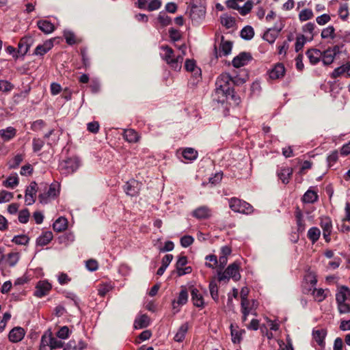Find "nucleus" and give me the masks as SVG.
I'll return each instance as SVG.
<instances>
[{
    "label": "nucleus",
    "instance_id": "1",
    "mask_svg": "<svg viewBox=\"0 0 350 350\" xmlns=\"http://www.w3.org/2000/svg\"><path fill=\"white\" fill-rule=\"evenodd\" d=\"M232 77L228 73H222L217 79L215 82V90L214 99L218 103H224L226 98L230 97L237 101L234 94V90L231 85Z\"/></svg>",
    "mask_w": 350,
    "mask_h": 350
},
{
    "label": "nucleus",
    "instance_id": "2",
    "mask_svg": "<svg viewBox=\"0 0 350 350\" xmlns=\"http://www.w3.org/2000/svg\"><path fill=\"white\" fill-rule=\"evenodd\" d=\"M160 49L163 51L161 55L162 59L171 68L179 71L181 69L183 57L185 55L186 45L183 44L179 47V50L181 51V53L177 55H176L173 49L167 45H163Z\"/></svg>",
    "mask_w": 350,
    "mask_h": 350
},
{
    "label": "nucleus",
    "instance_id": "3",
    "mask_svg": "<svg viewBox=\"0 0 350 350\" xmlns=\"http://www.w3.org/2000/svg\"><path fill=\"white\" fill-rule=\"evenodd\" d=\"M38 199L41 204H46L53 200L59 193V186L53 183L48 187L46 183H41L39 185Z\"/></svg>",
    "mask_w": 350,
    "mask_h": 350
},
{
    "label": "nucleus",
    "instance_id": "4",
    "mask_svg": "<svg viewBox=\"0 0 350 350\" xmlns=\"http://www.w3.org/2000/svg\"><path fill=\"white\" fill-rule=\"evenodd\" d=\"M240 266L237 262L230 264L224 271L217 270L218 280L219 282H228L230 278L237 282L241 278L239 272Z\"/></svg>",
    "mask_w": 350,
    "mask_h": 350
},
{
    "label": "nucleus",
    "instance_id": "5",
    "mask_svg": "<svg viewBox=\"0 0 350 350\" xmlns=\"http://www.w3.org/2000/svg\"><path fill=\"white\" fill-rule=\"evenodd\" d=\"M80 161L78 157L68 158L60 162L59 170L61 174L66 176L74 173L79 168Z\"/></svg>",
    "mask_w": 350,
    "mask_h": 350
},
{
    "label": "nucleus",
    "instance_id": "6",
    "mask_svg": "<svg viewBox=\"0 0 350 350\" xmlns=\"http://www.w3.org/2000/svg\"><path fill=\"white\" fill-rule=\"evenodd\" d=\"M230 208L234 212L243 214H250L253 212V206L245 201L232 198L229 200Z\"/></svg>",
    "mask_w": 350,
    "mask_h": 350
},
{
    "label": "nucleus",
    "instance_id": "7",
    "mask_svg": "<svg viewBox=\"0 0 350 350\" xmlns=\"http://www.w3.org/2000/svg\"><path fill=\"white\" fill-rule=\"evenodd\" d=\"M284 27L282 22L279 25H275L273 28H269L265 32L263 39L271 44L273 43Z\"/></svg>",
    "mask_w": 350,
    "mask_h": 350
},
{
    "label": "nucleus",
    "instance_id": "8",
    "mask_svg": "<svg viewBox=\"0 0 350 350\" xmlns=\"http://www.w3.org/2000/svg\"><path fill=\"white\" fill-rule=\"evenodd\" d=\"M140 187V183L135 179H131L126 182L124 185V191L126 195L133 197L138 195Z\"/></svg>",
    "mask_w": 350,
    "mask_h": 350
},
{
    "label": "nucleus",
    "instance_id": "9",
    "mask_svg": "<svg viewBox=\"0 0 350 350\" xmlns=\"http://www.w3.org/2000/svg\"><path fill=\"white\" fill-rule=\"evenodd\" d=\"M321 227L323 229V235L326 242L330 241L329 236L332 231V220L329 217H323L321 218Z\"/></svg>",
    "mask_w": 350,
    "mask_h": 350
},
{
    "label": "nucleus",
    "instance_id": "10",
    "mask_svg": "<svg viewBox=\"0 0 350 350\" xmlns=\"http://www.w3.org/2000/svg\"><path fill=\"white\" fill-rule=\"evenodd\" d=\"M252 59V55L249 53L242 52L234 57L232 64L235 68L245 66Z\"/></svg>",
    "mask_w": 350,
    "mask_h": 350
},
{
    "label": "nucleus",
    "instance_id": "11",
    "mask_svg": "<svg viewBox=\"0 0 350 350\" xmlns=\"http://www.w3.org/2000/svg\"><path fill=\"white\" fill-rule=\"evenodd\" d=\"M25 335V329L21 327H14L8 334L9 340L16 343L21 341Z\"/></svg>",
    "mask_w": 350,
    "mask_h": 350
},
{
    "label": "nucleus",
    "instance_id": "12",
    "mask_svg": "<svg viewBox=\"0 0 350 350\" xmlns=\"http://www.w3.org/2000/svg\"><path fill=\"white\" fill-rule=\"evenodd\" d=\"M36 288L35 296L42 297L49 293L51 289V285L47 281H40L38 282Z\"/></svg>",
    "mask_w": 350,
    "mask_h": 350
},
{
    "label": "nucleus",
    "instance_id": "13",
    "mask_svg": "<svg viewBox=\"0 0 350 350\" xmlns=\"http://www.w3.org/2000/svg\"><path fill=\"white\" fill-rule=\"evenodd\" d=\"M211 215V209L206 206H201L193 210L192 216L198 219H204Z\"/></svg>",
    "mask_w": 350,
    "mask_h": 350
},
{
    "label": "nucleus",
    "instance_id": "14",
    "mask_svg": "<svg viewBox=\"0 0 350 350\" xmlns=\"http://www.w3.org/2000/svg\"><path fill=\"white\" fill-rule=\"evenodd\" d=\"M285 73V68L281 63L276 64L273 68L269 71V76L271 79L282 78Z\"/></svg>",
    "mask_w": 350,
    "mask_h": 350
},
{
    "label": "nucleus",
    "instance_id": "15",
    "mask_svg": "<svg viewBox=\"0 0 350 350\" xmlns=\"http://www.w3.org/2000/svg\"><path fill=\"white\" fill-rule=\"evenodd\" d=\"M185 69L193 73L197 81L201 79V70L196 65V62L193 59H187L185 63Z\"/></svg>",
    "mask_w": 350,
    "mask_h": 350
},
{
    "label": "nucleus",
    "instance_id": "16",
    "mask_svg": "<svg viewBox=\"0 0 350 350\" xmlns=\"http://www.w3.org/2000/svg\"><path fill=\"white\" fill-rule=\"evenodd\" d=\"M33 43V39L31 36H25L21 39L18 43V53H21V55H25L31 45Z\"/></svg>",
    "mask_w": 350,
    "mask_h": 350
},
{
    "label": "nucleus",
    "instance_id": "17",
    "mask_svg": "<svg viewBox=\"0 0 350 350\" xmlns=\"http://www.w3.org/2000/svg\"><path fill=\"white\" fill-rule=\"evenodd\" d=\"M187 300H188L187 291L185 288L182 289L180 291V292L179 293L177 300H174L172 301L173 309L174 310L176 309V312H178L179 309L178 308V307L179 306L185 305L187 302Z\"/></svg>",
    "mask_w": 350,
    "mask_h": 350
},
{
    "label": "nucleus",
    "instance_id": "18",
    "mask_svg": "<svg viewBox=\"0 0 350 350\" xmlns=\"http://www.w3.org/2000/svg\"><path fill=\"white\" fill-rule=\"evenodd\" d=\"M204 10L197 5L192 6L189 11V16L193 21L198 22L204 17Z\"/></svg>",
    "mask_w": 350,
    "mask_h": 350
},
{
    "label": "nucleus",
    "instance_id": "19",
    "mask_svg": "<svg viewBox=\"0 0 350 350\" xmlns=\"http://www.w3.org/2000/svg\"><path fill=\"white\" fill-rule=\"evenodd\" d=\"M349 299H350V289L345 286H340L336 294V302H345Z\"/></svg>",
    "mask_w": 350,
    "mask_h": 350
},
{
    "label": "nucleus",
    "instance_id": "20",
    "mask_svg": "<svg viewBox=\"0 0 350 350\" xmlns=\"http://www.w3.org/2000/svg\"><path fill=\"white\" fill-rule=\"evenodd\" d=\"M191 301L193 305L198 308H204V301L202 295L199 291L193 288L191 291Z\"/></svg>",
    "mask_w": 350,
    "mask_h": 350
},
{
    "label": "nucleus",
    "instance_id": "21",
    "mask_svg": "<svg viewBox=\"0 0 350 350\" xmlns=\"http://www.w3.org/2000/svg\"><path fill=\"white\" fill-rule=\"evenodd\" d=\"M53 46V42L52 40H47L42 44H39L36 46L33 54L36 55H44Z\"/></svg>",
    "mask_w": 350,
    "mask_h": 350
},
{
    "label": "nucleus",
    "instance_id": "22",
    "mask_svg": "<svg viewBox=\"0 0 350 350\" xmlns=\"http://www.w3.org/2000/svg\"><path fill=\"white\" fill-rule=\"evenodd\" d=\"M38 27L44 33L49 34L55 30V26L50 21L40 20L37 23Z\"/></svg>",
    "mask_w": 350,
    "mask_h": 350
},
{
    "label": "nucleus",
    "instance_id": "23",
    "mask_svg": "<svg viewBox=\"0 0 350 350\" xmlns=\"http://www.w3.org/2000/svg\"><path fill=\"white\" fill-rule=\"evenodd\" d=\"M306 55L312 64H316L320 61L322 52L319 49H311L307 51Z\"/></svg>",
    "mask_w": 350,
    "mask_h": 350
},
{
    "label": "nucleus",
    "instance_id": "24",
    "mask_svg": "<svg viewBox=\"0 0 350 350\" xmlns=\"http://www.w3.org/2000/svg\"><path fill=\"white\" fill-rule=\"evenodd\" d=\"M124 139L129 143H136L139 139V135L134 129H126L123 133Z\"/></svg>",
    "mask_w": 350,
    "mask_h": 350
},
{
    "label": "nucleus",
    "instance_id": "25",
    "mask_svg": "<svg viewBox=\"0 0 350 350\" xmlns=\"http://www.w3.org/2000/svg\"><path fill=\"white\" fill-rule=\"evenodd\" d=\"M16 134V130L12 126H8L0 130V136L5 141L8 142L13 139Z\"/></svg>",
    "mask_w": 350,
    "mask_h": 350
},
{
    "label": "nucleus",
    "instance_id": "26",
    "mask_svg": "<svg viewBox=\"0 0 350 350\" xmlns=\"http://www.w3.org/2000/svg\"><path fill=\"white\" fill-rule=\"evenodd\" d=\"M292 174L293 169L288 167H282L278 172L280 179L284 184H287L289 182Z\"/></svg>",
    "mask_w": 350,
    "mask_h": 350
},
{
    "label": "nucleus",
    "instance_id": "27",
    "mask_svg": "<svg viewBox=\"0 0 350 350\" xmlns=\"http://www.w3.org/2000/svg\"><path fill=\"white\" fill-rule=\"evenodd\" d=\"M150 324V318L147 314H142L139 316L134 322L135 329H142L148 327Z\"/></svg>",
    "mask_w": 350,
    "mask_h": 350
},
{
    "label": "nucleus",
    "instance_id": "28",
    "mask_svg": "<svg viewBox=\"0 0 350 350\" xmlns=\"http://www.w3.org/2000/svg\"><path fill=\"white\" fill-rule=\"evenodd\" d=\"M53 235L51 231H45L37 239L36 243L40 246H44L49 244L53 239Z\"/></svg>",
    "mask_w": 350,
    "mask_h": 350
},
{
    "label": "nucleus",
    "instance_id": "29",
    "mask_svg": "<svg viewBox=\"0 0 350 350\" xmlns=\"http://www.w3.org/2000/svg\"><path fill=\"white\" fill-rule=\"evenodd\" d=\"M241 312L244 313L245 312H247V314H252L254 316H256V301L252 300V303L251 304L250 301H247V302L241 303Z\"/></svg>",
    "mask_w": 350,
    "mask_h": 350
},
{
    "label": "nucleus",
    "instance_id": "30",
    "mask_svg": "<svg viewBox=\"0 0 350 350\" xmlns=\"http://www.w3.org/2000/svg\"><path fill=\"white\" fill-rule=\"evenodd\" d=\"M230 332L232 336V341L234 343L240 342L242 338V335L245 333V330L239 329V327L237 326L234 328L233 324H231Z\"/></svg>",
    "mask_w": 350,
    "mask_h": 350
},
{
    "label": "nucleus",
    "instance_id": "31",
    "mask_svg": "<svg viewBox=\"0 0 350 350\" xmlns=\"http://www.w3.org/2000/svg\"><path fill=\"white\" fill-rule=\"evenodd\" d=\"M68 226L67 219L64 217H60L53 223V230L56 232H60L65 230Z\"/></svg>",
    "mask_w": 350,
    "mask_h": 350
},
{
    "label": "nucleus",
    "instance_id": "32",
    "mask_svg": "<svg viewBox=\"0 0 350 350\" xmlns=\"http://www.w3.org/2000/svg\"><path fill=\"white\" fill-rule=\"evenodd\" d=\"M318 195L316 191L309 189L303 196L302 201L304 203L312 204L318 200Z\"/></svg>",
    "mask_w": 350,
    "mask_h": 350
},
{
    "label": "nucleus",
    "instance_id": "33",
    "mask_svg": "<svg viewBox=\"0 0 350 350\" xmlns=\"http://www.w3.org/2000/svg\"><path fill=\"white\" fill-rule=\"evenodd\" d=\"M232 44L230 41L221 40L219 45V56H226L230 53Z\"/></svg>",
    "mask_w": 350,
    "mask_h": 350
},
{
    "label": "nucleus",
    "instance_id": "34",
    "mask_svg": "<svg viewBox=\"0 0 350 350\" xmlns=\"http://www.w3.org/2000/svg\"><path fill=\"white\" fill-rule=\"evenodd\" d=\"M326 331L324 329H320L313 331V338L320 346L324 345V339L326 336Z\"/></svg>",
    "mask_w": 350,
    "mask_h": 350
},
{
    "label": "nucleus",
    "instance_id": "35",
    "mask_svg": "<svg viewBox=\"0 0 350 350\" xmlns=\"http://www.w3.org/2000/svg\"><path fill=\"white\" fill-rule=\"evenodd\" d=\"M335 53L332 50H326L322 53L321 59L325 65H329L334 59Z\"/></svg>",
    "mask_w": 350,
    "mask_h": 350
},
{
    "label": "nucleus",
    "instance_id": "36",
    "mask_svg": "<svg viewBox=\"0 0 350 350\" xmlns=\"http://www.w3.org/2000/svg\"><path fill=\"white\" fill-rule=\"evenodd\" d=\"M187 330H188L187 323H184V324L181 325L180 327H179L177 333L174 336L175 341L182 342L185 338V335H186V333L187 332Z\"/></svg>",
    "mask_w": 350,
    "mask_h": 350
},
{
    "label": "nucleus",
    "instance_id": "37",
    "mask_svg": "<svg viewBox=\"0 0 350 350\" xmlns=\"http://www.w3.org/2000/svg\"><path fill=\"white\" fill-rule=\"evenodd\" d=\"M328 290H324L323 288H314L312 294L314 299L318 302L323 301L327 296Z\"/></svg>",
    "mask_w": 350,
    "mask_h": 350
},
{
    "label": "nucleus",
    "instance_id": "38",
    "mask_svg": "<svg viewBox=\"0 0 350 350\" xmlns=\"http://www.w3.org/2000/svg\"><path fill=\"white\" fill-rule=\"evenodd\" d=\"M254 36V29L251 26H245L241 31V37L245 40H251Z\"/></svg>",
    "mask_w": 350,
    "mask_h": 350
},
{
    "label": "nucleus",
    "instance_id": "39",
    "mask_svg": "<svg viewBox=\"0 0 350 350\" xmlns=\"http://www.w3.org/2000/svg\"><path fill=\"white\" fill-rule=\"evenodd\" d=\"M321 36L323 39H334L336 37L334 27L330 25L323 29L321 31Z\"/></svg>",
    "mask_w": 350,
    "mask_h": 350
},
{
    "label": "nucleus",
    "instance_id": "40",
    "mask_svg": "<svg viewBox=\"0 0 350 350\" xmlns=\"http://www.w3.org/2000/svg\"><path fill=\"white\" fill-rule=\"evenodd\" d=\"M330 77L332 79H336L338 77H346L345 64H342V66L335 68L330 74Z\"/></svg>",
    "mask_w": 350,
    "mask_h": 350
},
{
    "label": "nucleus",
    "instance_id": "41",
    "mask_svg": "<svg viewBox=\"0 0 350 350\" xmlns=\"http://www.w3.org/2000/svg\"><path fill=\"white\" fill-rule=\"evenodd\" d=\"M320 234V230L317 227L310 228L308 232V237L312 243H315L319 239Z\"/></svg>",
    "mask_w": 350,
    "mask_h": 350
},
{
    "label": "nucleus",
    "instance_id": "42",
    "mask_svg": "<svg viewBox=\"0 0 350 350\" xmlns=\"http://www.w3.org/2000/svg\"><path fill=\"white\" fill-rule=\"evenodd\" d=\"M3 185L7 188H14L18 185V178L17 175L9 176L5 181H3Z\"/></svg>",
    "mask_w": 350,
    "mask_h": 350
},
{
    "label": "nucleus",
    "instance_id": "43",
    "mask_svg": "<svg viewBox=\"0 0 350 350\" xmlns=\"http://www.w3.org/2000/svg\"><path fill=\"white\" fill-rule=\"evenodd\" d=\"M183 157L187 160H194L198 157V152L193 148H187L183 152Z\"/></svg>",
    "mask_w": 350,
    "mask_h": 350
},
{
    "label": "nucleus",
    "instance_id": "44",
    "mask_svg": "<svg viewBox=\"0 0 350 350\" xmlns=\"http://www.w3.org/2000/svg\"><path fill=\"white\" fill-rule=\"evenodd\" d=\"M314 14L312 10L306 8L302 10L299 14V19L300 21H306L311 19Z\"/></svg>",
    "mask_w": 350,
    "mask_h": 350
},
{
    "label": "nucleus",
    "instance_id": "45",
    "mask_svg": "<svg viewBox=\"0 0 350 350\" xmlns=\"http://www.w3.org/2000/svg\"><path fill=\"white\" fill-rule=\"evenodd\" d=\"M209 291L211 297L215 300L217 301L219 299L218 296V286L215 280H212L209 284Z\"/></svg>",
    "mask_w": 350,
    "mask_h": 350
},
{
    "label": "nucleus",
    "instance_id": "46",
    "mask_svg": "<svg viewBox=\"0 0 350 350\" xmlns=\"http://www.w3.org/2000/svg\"><path fill=\"white\" fill-rule=\"evenodd\" d=\"M29 241V237L27 235L21 234L14 236L12 241L17 245H27Z\"/></svg>",
    "mask_w": 350,
    "mask_h": 350
},
{
    "label": "nucleus",
    "instance_id": "47",
    "mask_svg": "<svg viewBox=\"0 0 350 350\" xmlns=\"http://www.w3.org/2000/svg\"><path fill=\"white\" fill-rule=\"evenodd\" d=\"M19 260V254L17 252L10 253L8 254L7 263L10 267H14L16 265Z\"/></svg>",
    "mask_w": 350,
    "mask_h": 350
},
{
    "label": "nucleus",
    "instance_id": "48",
    "mask_svg": "<svg viewBox=\"0 0 350 350\" xmlns=\"http://www.w3.org/2000/svg\"><path fill=\"white\" fill-rule=\"evenodd\" d=\"M253 2L250 0L245 2L243 7H240L239 9V12L241 15L245 16L252 9Z\"/></svg>",
    "mask_w": 350,
    "mask_h": 350
},
{
    "label": "nucleus",
    "instance_id": "49",
    "mask_svg": "<svg viewBox=\"0 0 350 350\" xmlns=\"http://www.w3.org/2000/svg\"><path fill=\"white\" fill-rule=\"evenodd\" d=\"M14 88V85L7 80H0V91L9 92Z\"/></svg>",
    "mask_w": 350,
    "mask_h": 350
},
{
    "label": "nucleus",
    "instance_id": "50",
    "mask_svg": "<svg viewBox=\"0 0 350 350\" xmlns=\"http://www.w3.org/2000/svg\"><path fill=\"white\" fill-rule=\"evenodd\" d=\"M306 42V37L304 35L297 36L296 38L295 49L296 52L301 50Z\"/></svg>",
    "mask_w": 350,
    "mask_h": 350
},
{
    "label": "nucleus",
    "instance_id": "51",
    "mask_svg": "<svg viewBox=\"0 0 350 350\" xmlns=\"http://www.w3.org/2000/svg\"><path fill=\"white\" fill-rule=\"evenodd\" d=\"M30 214L28 209L25 208L18 213V221L22 224H26L29 221Z\"/></svg>",
    "mask_w": 350,
    "mask_h": 350
},
{
    "label": "nucleus",
    "instance_id": "52",
    "mask_svg": "<svg viewBox=\"0 0 350 350\" xmlns=\"http://www.w3.org/2000/svg\"><path fill=\"white\" fill-rule=\"evenodd\" d=\"M12 198H13L12 193L5 191V190H2L0 191V204L9 202Z\"/></svg>",
    "mask_w": 350,
    "mask_h": 350
},
{
    "label": "nucleus",
    "instance_id": "53",
    "mask_svg": "<svg viewBox=\"0 0 350 350\" xmlns=\"http://www.w3.org/2000/svg\"><path fill=\"white\" fill-rule=\"evenodd\" d=\"M112 289V286L109 284H100L98 288V295L100 297H104Z\"/></svg>",
    "mask_w": 350,
    "mask_h": 350
},
{
    "label": "nucleus",
    "instance_id": "54",
    "mask_svg": "<svg viewBox=\"0 0 350 350\" xmlns=\"http://www.w3.org/2000/svg\"><path fill=\"white\" fill-rule=\"evenodd\" d=\"M338 14L340 18L344 21H345L349 16V10H348V4L344 3L340 5L338 10Z\"/></svg>",
    "mask_w": 350,
    "mask_h": 350
},
{
    "label": "nucleus",
    "instance_id": "55",
    "mask_svg": "<svg viewBox=\"0 0 350 350\" xmlns=\"http://www.w3.org/2000/svg\"><path fill=\"white\" fill-rule=\"evenodd\" d=\"M38 185L36 182H31L29 187L25 190V193L27 195L33 196L36 197L37 191H38Z\"/></svg>",
    "mask_w": 350,
    "mask_h": 350
},
{
    "label": "nucleus",
    "instance_id": "56",
    "mask_svg": "<svg viewBox=\"0 0 350 350\" xmlns=\"http://www.w3.org/2000/svg\"><path fill=\"white\" fill-rule=\"evenodd\" d=\"M45 126V122L42 120H37L34 121L31 126L32 131L38 132L42 130Z\"/></svg>",
    "mask_w": 350,
    "mask_h": 350
},
{
    "label": "nucleus",
    "instance_id": "57",
    "mask_svg": "<svg viewBox=\"0 0 350 350\" xmlns=\"http://www.w3.org/2000/svg\"><path fill=\"white\" fill-rule=\"evenodd\" d=\"M70 334V329L67 326L62 327L57 332V336L61 339H66Z\"/></svg>",
    "mask_w": 350,
    "mask_h": 350
},
{
    "label": "nucleus",
    "instance_id": "58",
    "mask_svg": "<svg viewBox=\"0 0 350 350\" xmlns=\"http://www.w3.org/2000/svg\"><path fill=\"white\" fill-rule=\"evenodd\" d=\"M44 142L41 139L33 138V142H32L33 152H36L40 151L44 146Z\"/></svg>",
    "mask_w": 350,
    "mask_h": 350
},
{
    "label": "nucleus",
    "instance_id": "59",
    "mask_svg": "<svg viewBox=\"0 0 350 350\" xmlns=\"http://www.w3.org/2000/svg\"><path fill=\"white\" fill-rule=\"evenodd\" d=\"M23 158L21 154L16 155L9 163L10 168H16L22 162Z\"/></svg>",
    "mask_w": 350,
    "mask_h": 350
},
{
    "label": "nucleus",
    "instance_id": "60",
    "mask_svg": "<svg viewBox=\"0 0 350 350\" xmlns=\"http://www.w3.org/2000/svg\"><path fill=\"white\" fill-rule=\"evenodd\" d=\"M315 29V25L313 23H308L305 25L303 26L302 30L305 33H308L311 35V40L313 39L314 37V30Z\"/></svg>",
    "mask_w": 350,
    "mask_h": 350
},
{
    "label": "nucleus",
    "instance_id": "61",
    "mask_svg": "<svg viewBox=\"0 0 350 350\" xmlns=\"http://www.w3.org/2000/svg\"><path fill=\"white\" fill-rule=\"evenodd\" d=\"M206 260L209 261V262H206V266L209 268H214L215 266L218 263L217 256L213 254L206 256Z\"/></svg>",
    "mask_w": 350,
    "mask_h": 350
},
{
    "label": "nucleus",
    "instance_id": "62",
    "mask_svg": "<svg viewBox=\"0 0 350 350\" xmlns=\"http://www.w3.org/2000/svg\"><path fill=\"white\" fill-rule=\"evenodd\" d=\"M338 311L340 314H346L350 312V306L345 302H336Z\"/></svg>",
    "mask_w": 350,
    "mask_h": 350
},
{
    "label": "nucleus",
    "instance_id": "63",
    "mask_svg": "<svg viewBox=\"0 0 350 350\" xmlns=\"http://www.w3.org/2000/svg\"><path fill=\"white\" fill-rule=\"evenodd\" d=\"M331 20V17L329 14H323L316 18L317 23L319 25H324Z\"/></svg>",
    "mask_w": 350,
    "mask_h": 350
},
{
    "label": "nucleus",
    "instance_id": "64",
    "mask_svg": "<svg viewBox=\"0 0 350 350\" xmlns=\"http://www.w3.org/2000/svg\"><path fill=\"white\" fill-rule=\"evenodd\" d=\"M193 241L191 236L186 235L180 239V244L183 247H187L193 243Z\"/></svg>",
    "mask_w": 350,
    "mask_h": 350
}]
</instances>
